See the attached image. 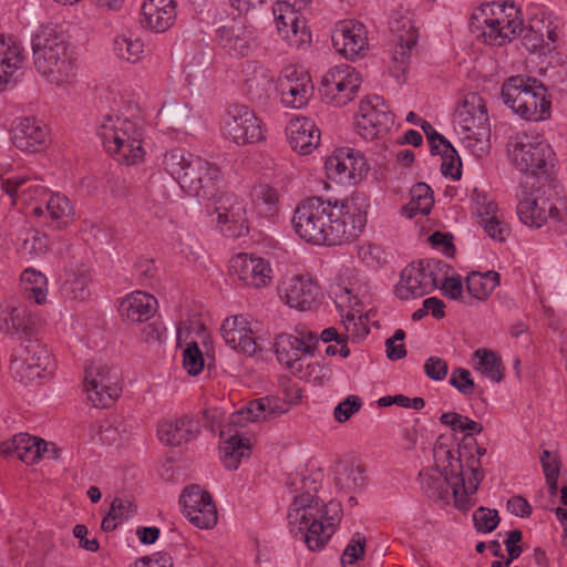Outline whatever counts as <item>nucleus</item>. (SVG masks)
<instances>
[{"label":"nucleus","instance_id":"1","mask_svg":"<svg viewBox=\"0 0 567 567\" xmlns=\"http://www.w3.org/2000/svg\"><path fill=\"white\" fill-rule=\"evenodd\" d=\"M35 70L51 83L61 85L75 76V59L64 34L52 25H42L31 39Z\"/></svg>","mask_w":567,"mask_h":567},{"label":"nucleus","instance_id":"2","mask_svg":"<svg viewBox=\"0 0 567 567\" xmlns=\"http://www.w3.org/2000/svg\"><path fill=\"white\" fill-rule=\"evenodd\" d=\"M30 319H13L16 332L11 334L12 342L10 370L14 379L22 383H30L45 378L52 368V358L49 350L32 334Z\"/></svg>","mask_w":567,"mask_h":567},{"label":"nucleus","instance_id":"3","mask_svg":"<svg viewBox=\"0 0 567 567\" xmlns=\"http://www.w3.org/2000/svg\"><path fill=\"white\" fill-rule=\"evenodd\" d=\"M516 196L517 215L527 226L539 228L548 218L564 221L567 217L566 203L558 197L551 183L536 185L527 179L522 183Z\"/></svg>","mask_w":567,"mask_h":567},{"label":"nucleus","instance_id":"4","mask_svg":"<svg viewBox=\"0 0 567 567\" xmlns=\"http://www.w3.org/2000/svg\"><path fill=\"white\" fill-rule=\"evenodd\" d=\"M96 133L106 152L117 155L118 162L133 165L143 159V130L137 122L117 115H105Z\"/></svg>","mask_w":567,"mask_h":567},{"label":"nucleus","instance_id":"5","mask_svg":"<svg viewBox=\"0 0 567 567\" xmlns=\"http://www.w3.org/2000/svg\"><path fill=\"white\" fill-rule=\"evenodd\" d=\"M331 218V200L322 197H309L295 209L291 225L295 233L305 241L313 245L334 246L339 235L333 228Z\"/></svg>","mask_w":567,"mask_h":567},{"label":"nucleus","instance_id":"6","mask_svg":"<svg viewBox=\"0 0 567 567\" xmlns=\"http://www.w3.org/2000/svg\"><path fill=\"white\" fill-rule=\"evenodd\" d=\"M547 89L537 79L516 75L507 79L502 86L503 102L522 118L538 122L550 114Z\"/></svg>","mask_w":567,"mask_h":567},{"label":"nucleus","instance_id":"7","mask_svg":"<svg viewBox=\"0 0 567 567\" xmlns=\"http://www.w3.org/2000/svg\"><path fill=\"white\" fill-rule=\"evenodd\" d=\"M435 467L441 470L443 476L452 481V494L455 506L463 512L468 511L474 503L470 495L474 494L482 482L484 474L482 472L481 461H476V465L471 463L470 470L472 476L467 481L464 478L461 452L452 451L442 443H436L433 450Z\"/></svg>","mask_w":567,"mask_h":567},{"label":"nucleus","instance_id":"8","mask_svg":"<svg viewBox=\"0 0 567 567\" xmlns=\"http://www.w3.org/2000/svg\"><path fill=\"white\" fill-rule=\"evenodd\" d=\"M507 152L515 167L538 184L553 183L554 151L546 141H532L526 134L509 138Z\"/></svg>","mask_w":567,"mask_h":567},{"label":"nucleus","instance_id":"9","mask_svg":"<svg viewBox=\"0 0 567 567\" xmlns=\"http://www.w3.org/2000/svg\"><path fill=\"white\" fill-rule=\"evenodd\" d=\"M302 525L289 526L290 534L302 540L310 550H321L332 534L336 526L340 523L342 508L340 502L330 501L323 504L319 499L310 515L307 514Z\"/></svg>","mask_w":567,"mask_h":567},{"label":"nucleus","instance_id":"10","mask_svg":"<svg viewBox=\"0 0 567 567\" xmlns=\"http://www.w3.org/2000/svg\"><path fill=\"white\" fill-rule=\"evenodd\" d=\"M369 204L363 194L355 193L346 200L331 202V220L333 228L338 227L339 235L334 246L350 243L359 237L367 224Z\"/></svg>","mask_w":567,"mask_h":567},{"label":"nucleus","instance_id":"11","mask_svg":"<svg viewBox=\"0 0 567 567\" xmlns=\"http://www.w3.org/2000/svg\"><path fill=\"white\" fill-rule=\"evenodd\" d=\"M164 167L166 172L179 184L186 192H198L199 175H204L205 169H209L210 162L194 155L183 148H174L164 156Z\"/></svg>","mask_w":567,"mask_h":567},{"label":"nucleus","instance_id":"12","mask_svg":"<svg viewBox=\"0 0 567 567\" xmlns=\"http://www.w3.org/2000/svg\"><path fill=\"white\" fill-rule=\"evenodd\" d=\"M393 117L383 97L379 95L367 96L360 102L354 127L364 140H374L390 130L394 122Z\"/></svg>","mask_w":567,"mask_h":567},{"label":"nucleus","instance_id":"13","mask_svg":"<svg viewBox=\"0 0 567 567\" xmlns=\"http://www.w3.org/2000/svg\"><path fill=\"white\" fill-rule=\"evenodd\" d=\"M361 85L360 74L349 65L330 69L321 79L319 92L322 99L334 106L350 102Z\"/></svg>","mask_w":567,"mask_h":567},{"label":"nucleus","instance_id":"14","mask_svg":"<svg viewBox=\"0 0 567 567\" xmlns=\"http://www.w3.org/2000/svg\"><path fill=\"white\" fill-rule=\"evenodd\" d=\"M87 400L95 408L110 406L121 394L120 377L107 365H90L84 372Z\"/></svg>","mask_w":567,"mask_h":567},{"label":"nucleus","instance_id":"15","mask_svg":"<svg viewBox=\"0 0 567 567\" xmlns=\"http://www.w3.org/2000/svg\"><path fill=\"white\" fill-rule=\"evenodd\" d=\"M224 132L238 145L252 144L265 138L261 121L246 105H233L228 109Z\"/></svg>","mask_w":567,"mask_h":567},{"label":"nucleus","instance_id":"16","mask_svg":"<svg viewBox=\"0 0 567 567\" xmlns=\"http://www.w3.org/2000/svg\"><path fill=\"white\" fill-rule=\"evenodd\" d=\"M179 503L185 516L196 527L208 529L216 525L217 509L213 497L198 485L186 486L179 496Z\"/></svg>","mask_w":567,"mask_h":567},{"label":"nucleus","instance_id":"17","mask_svg":"<svg viewBox=\"0 0 567 567\" xmlns=\"http://www.w3.org/2000/svg\"><path fill=\"white\" fill-rule=\"evenodd\" d=\"M230 274L246 286L261 288L271 280L269 262L259 257L238 254L230 260Z\"/></svg>","mask_w":567,"mask_h":567},{"label":"nucleus","instance_id":"18","mask_svg":"<svg viewBox=\"0 0 567 567\" xmlns=\"http://www.w3.org/2000/svg\"><path fill=\"white\" fill-rule=\"evenodd\" d=\"M272 13L278 33L291 47L300 48L310 42L311 35L306 30L305 21L300 19L298 11L290 9L287 4L275 3Z\"/></svg>","mask_w":567,"mask_h":567},{"label":"nucleus","instance_id":"19","mask_svg":"<svg viewBox=\"0 0 567 567\" xmlns=\"http://www.w3.org/2000/svg\"><path fill=\"white\" fill-rule=\"evenodd\" d=\"M321 480V472L313 473L309 476H302L300 480V494L296 495L292 504L287 514L288 527L295 525H302L307 514L313 511L316 505H319V497L317 496Z\"/></svg>","mask_w":567,"mask_h":567},{"label":"nucleus","instance_id":"20","mask_svg":"<svg viewBox=\"0 0 567 567\" xmlns=\"http://www.w3.org/2000/svg\"><path fill=\"white\" fill-rule=\"evenodd\" d=\"M215 199L217 221L219 224H231L233 236H241L249 230L248 219L246 217V204L233 193H220Z\"/></svg>","mask_w":567,"mask_h":567},{"label":"nucleus","instance_id":"21","mask_svg":"<svg viewBox=\"0 0 567 567\" xmlns=\"http://www.w3.org/2000/svg\"><path fill=\"white\" fill-rule=\"evenodd\" d=\"M320 295L319 285L309 275L293 276L285 287L286 303L300 311L311 310Z\"/></svg>","mask_w":567,"mask_h":567},{"label":"nucleus","instance_id":"22","mask_svg":"<svg viewBox=\"0 0 567 567\" xmlns=\"http://www.w3.org/2000/svg\"><path fill=\"white\" fill-rule=\"evenodd\" d=\"M220 331L225 342L238 352L251 357L259 350L252 330L248 327V321L244 316L226 318Z\"/></svg>","mask_w":567,"mask_h":567},{"label":"nucleus","instance_id":"23","mask_svg":"<svg viewBox=\"0 0 567 567\" xmlns=\"http://www.w3.org/2000/svg\"><path fill=\"white\" fill-rule=\"evenodd\" d=\"M24 60L23 48L13 37L0 34V92L13 87Z\"/></svg>","mask_w":567,"mask_h":567},{"label":"nucleus","instance_id":"24","mask_svg":"<svg viewBox=\"0 0 567 567\" xmlns=\"http://www.w3.org/2000/svg\"><path fill=\"white\" fill-rule=\"evenodd\" d=\"M47 128L33 117H23L16 121L11 130L12 144L20 151L37 153L47 142Z\"/></svg>","mask_w":567,"mask_h":567},{"label":"nucleus","instance_id":"25","mask_svg":"<svg viewBox=\"0 0 567 567\" xmlns=\"http://www.w3.org/2000/svg\"><path fill=\"white\" fill-rule=\"evenodd\" d=\"M288 411L287 404L278 396L267 395L247 403L230 417V425L239 424L244 419L249 422L270 421Z\"/></svg>","mask_w":567,"mask_h":567},{"label":"nucleus","instance_id":"26","mask_svg":"<svg viewBox=\"0 0 567 567\" xmlns=\"http://www.w3.org/2000/svg\"><path fill=\"white\" fill-rule=\"evenodd\" d=\"M176 19L174 0H145L141 10V24L155 32L169 29Z\"/></svg>","mask_w":567,"mask_h":567},{"label":"nucleus","instance_id":"27","mask_svg":"<svg viewBox=\"0 0 567 567\" xmlns=\"http://www.w3.org/2000/svg\"><path fill=\"white\" fill-rule=\"evenodd\" d=\"M221 48L234 56H246L250 52L254 40L252 31L248 30L241 19H233L228 25L217 30Z\"/></svg>","mask_w":567,"mask_h":567},{"label":"nucleus","instance_id":"28","mask_svg":"<svg viewBox=\"0 0 567 567\" xmlns=\"http://www.w3.org/2000/svg\"><path fill=\"white\" fill-rule=\"evenodd\" d=\"M332 42L338 51L353 59L367 44L364 25L353 21L339 23L332 33Z\"/></svg>","mask_w":567,"mask_h":567},{"label":"nucleus","instance_id":"29","mask_svg":"<svg viewBox=\"0 0 567 567\" xmlns=\"http://www.w3.org/2000/svg\"><path fill=\"white\" fill-rule=\"evenodd\" d=\"M199 422L192 415L185 414L175 421H166L159 424L158 439L165 445L181 446L197 437Z\"/></svg>","mask_w":567,"mask_h":567},{"label":"nucleus","instance_id":"30","mask_svg":"<svg viewBox=\"0 0 567 567\" xmlns=\"http://www.w3.org/2000/svg\"><path fill=\"white\" fill-rule=\"evenodd\" d=\"M287 140L295 152L307 155L319 145L320 131L310 118H295L287 127Z\"/></svg>","mask_w":567,"mask_h":567},{"label":"nucleus","instance_id":"31","mask_svg":"<svg viewBox=\"0 0 567 567\" xmlns=\"http://www.w3.org/2000/svg\"><path fill=\"white\" fill-rule=\"evenodd\" d=\"M156 299L142 291H135L124 298L118 307L122 318L132 322L148 320L155 312Z\"/></svg>","mask_w":567,"mask_h":567},{"label":"nucleus","instance_id":"32","mask_svg":"<svg viewBox=\"0 0 567 567\" xmlns=\"http://www.w3.org/2000/svg\"><path fill=\"white\" fill-rule=\"evenodd\" d=\"M274 347L278 361L289 369L295 367V363L301 359L302 354L313 353L312 346H305L303 339L287 333L279 334Z\"/></svg>","mask_w":567,"mask_h":567},{"label":"nucleus","instance_id":"33","mask_svg":"<svg viewBox=\"0 0 567 567\" xmlns=\"http://www.w3.org/2000/svg\"><path fill=\"white\" fill-rule=\"evenodd\" d=\"M422 491L429 498L435 501H449V489H452V481L443 476L441 470L435 466L426 467L419 473Z\"/></svg>","mask_w":567,"mask_h":567},{"label":"nucleus","instance_id":"34","mask_svg":"<svg viewBox=\"0 0 567 567\" xmlns=\"http://www.w3.org/2000/svg\"><path fill=\"white\" fill-rule=\"evenodd\" d=\"M251 446L249 440L243 437L238 432L229 434L220 446V458L225 467L236 470L243 458L249 457Z\"/></svg>","mask_w":567,"mask_h":567},{"label":"nucleus","instance_id":"35","mask_svg":"<svg viewBox=\"0 0 567 567\" xmlns=\"http://www.w3.org/2000/svg\"><path fill=\"white\" fill-rule=\"evenodd\" d=\"M411 200L402 207V213L408 218H413L417 214L427 215L434 204L433 192L431 187L423 183H416L410 190Z\"/></svg>","mask_w":567,"mask_h":567},{"label":"nucleus","instance_id":"36","mask_svg":"<svg viewBox=\"0 0 567 567\" xmlns=\"http://www.w3.org/2000/svg\"><path fill=\"white\" fill-rule=\"evenodd\" d=\"M430 292V289L423 287L422 277L414 268V262L401 272V279L395 286V295L398 298L409 300Z\"/></svg>","mask_w":567,"mask_h":567},{"label":"nucleus","instance_id":"37","mask_svg":"<svg viewBox=\"0 0 567 567\" xmlns=\"http://www.w3.org/2000/svg\"><path fill=\"white\" fill-rule=\"evenodd\" d=\"M250 196L260 216L271 219L278 214L279 195L274 187L268 184L257 185Z\"/></svg>","mask_w":567,"mask_h":567},{"label":"nucleus","instance_id":"38","mask_svg":"<svg viewBox=\"0 0 567 567\" xmlns=\"http://www.w3.org/2000/svg\"><path fill=\"white\" fill-rule=\"evenodd\" d=\"M499 285V274L488 270L485 274L472 271L466 277V288L472 298L486 299Z\"/></svg>","mask_w":567,"mask_h":567},{"label":"nucleus","instance_id":"39","mask_svg":"<svg viewBox=\"0 0 567 567\" xmlns=\"http://www.w3.org/2000/svg\"><path fill=\"white\" fill-rule=\"evenodd\" d=\"M245 87L250 100L256 102L266 101L276 89L274 79L262 68L255 70L254 75L245 80Z\"/></svg>","mask_w":567,"mask_h":567},{"label":"nucleus","instance_id":"40","mask_svg":"<svg viewBox=\"0 0 567 567\" xmlns=\"http://www.w3.org/2000/svg\"><path fill=\"white\" fill-rule=\"evenodd\" d=\"M137 506L130 499L115 497L110 506L107 514L103 517L101 528L104 532L114 530L124 519L134 516Z\"/></svg>","mask_w":567,"mask_h":567},{"label":"nucleus","instance_id":"41","mask_svg":"<svg viewBox=\"0 0 567 567\" xmlns=\"http://www.w3.org/2000/svg\"><path fill=\"white\" fill-rule=\"evenodd\" d=\"M279 91L285 103L299 109L307 104L312 94L313 85L309 74H303V82L297 86H291L288 80H281Z\"/></svg>","mask_w":567,"mask_h":567},{"label":"nucleus","instance_id":"42","mask_svg":"<svg viewBox=\"0 0 567 567\" xmlns=\"http://www.w3.org/2000/svg\"><path fill=\"white\" fill-rule=\"evenodd\" d=\"M477 359L475 369L494 382H501L504 379V365L502 359L492 350L477 349L474 352Z\"/></svg>","mask_w":567,"mask_h":567},{"label":"nucleus","instance_id":"43","mask_svg":"<svg viewBox=\"0 0 567 567\" xmlns=\"http://www.w3.org/2000/svg\"><path fill=\"white\" fill-rule=\"evenodd\" d=\"M205 172L204 175H199L200 178L198 183L200 188L198 192H189L188 195L197 197L198 199L209 200L216 198L219 194L223 176L219 167L214 163H210L209 169H205Z\"/></svg>","mask_w":567,"mask_h":567},{"label":"nucleus","instance_id":"44","mask_svg":"<svg viewBox=\"0 0 567 567\" xmlns=\"http://www.w3.org/2000/svg\"><path fill=\"white\" fill-rule=\"evenodd\" d=\"M414 268L420 274L423 280V287L433 291L439 287L440 278L439 275H445V271H449L451 267L440 259H423L419 260L416 264L414 262Z\"/></svg>","mask_w":567,"mask_h":567},{"label":"nucleus","instance_id":"45","mask_svg":"<svg viewBox=\"0 0 567 567\" xmlns=\"http://www.w3.org/2000/svg\"><path fill=\"white\" fill-rule=\"evenodd\" d=\"M14 455L25 464H33L42 456V443L44 440L37 439L27 433L16 435Z\"/></svg>","mask_w":567,"mask_h":567},{"label":"nucleus","instance_id":"46","mask_svg":"<svg viewBox=\"0 0 567 567\" xmlns=\"http://www.w3.org/2000/svg\"><path fill=\"white\" fill-rule=\"evenodd\" d=\"M91 282V275L87 270L81 269L65 280L63 285L64 295L75 301H85L90 298L91 291L89 284Z\"/></svg>","mask_w":567,"mask_h":567},{"label":"nucleus","instance_id":"47","mask_svg":"<svg viewBox=\"0 0 567 567\" xmlns=\"http://www.w3.org/2000/svg\"><path fill=\"white\" fill-rule=\"evenodd\" d=\"M367 476L364 475V467L361 464L348 463L338 471L336 476V484L339 488L348 492L362 488L365 485Z\"/></svg>","mask_w":567,"mask_h":567},{"label":"nucleus","instance_id":"48","mask_svg":"<svg viewBox=\"0 0 567 567\" xmlns=\"http://www.w3.org/2000/svg\"><path fill=\"white\" fill-rule=\"evenodd\" d=\"M478 112H487L485 102L477 93H472L455 110V118L462 128H468L470 124L473 125V118Z\"/></svg>","mask_w":567,"mask_h":567},{"label":"nucleus","instance_id":"49","mask_svg":"<svg viewBox=\"0 0 567 567\" xmlns=\"http://www.w3.org/2000/svg\"><path fill=\"white\" fill-rule=\"evenodd\" d=\"M498 7L502 8L503 12H506L507 9L509 10L506 14L507 20L503 21L502 28L497 29V34L494 35V42L497 45H503L506 40L512 41L513 37L519 33L523 22L522 20L516 21V19L512 18L519 13V9H517L514 3L507 4L504 2L498 4Z\"/></svg>","mask_w":567,"mask_h":567},{"label":"nucleus","instance_id":"50","mask_svg":"<svg viewBox=\"0 0 567 567\" xmlns=\"http://www.w3.org/2000/svg\"><path fill=\"white\" fill-rule=\"evenodd\" d=\"M18 239L21 240L19 250L28 256H37L48 248V237L38 229L23 228Z\"/></svg>","mask_w":567,"mask_h":567},{"label":"nucleus","instance_id":"51","mask_svg":"<svg viewBox=\"0 0 567 567\" xmlns=\"http://www.w3.org/2000/svg\"><path fill=\"white\" fill-rule=\"evenodd\" d=\"M443 425L451 427L454 432H467L465 439L474 433H481L483 425L468 416H464L457 412H446L440 417Z\"/></svg>","mask_w":567,"mask_h":567},{"label":"nucleus","instance_id":"52","mask_svg":"<svg viewBox=\"0 0 567 567\" xmlns=\"http://www.w3.org/2000/svg\"><path fill=\"white\" fill-rule=\"evenodd\" d=\"M115 54L127 62L135 63L144 53V44L141 40H132L125 35H120L114 40Z\"/></svg>","mask_w":567,"mask_h":567},{"label":"nucleus","instance_id":"53","mask_svg":"<svg viewBox=\"0 0 567 567\" xmlns=\"http://www.w3.org/2000/svg\"><path fill=\"white\" fill-rule=\"evenodd\" d=\"M518 35H520L522 44L529 52L546 54L554 49L549 43H545L544 33L540 30H536L535 24H532L529 28L522 25Z\"/></svg>","mask_w":567,"mask_h":567},{"label":"nucleus","instance_id":"54","mask_svg":"<svg viewBox=\"0 0 567 567\" xmlns=\"http://www.w3.org/2000/svg\"><path fill=\"white\" fill-rule=\"evenodd\" d=\"M450 384L465 396L477 392L480 398L483 399L484 390L474 383L471 372L467 369H454L450 378Z\"/></svg>","mask_w":567,"mask_h":567},{"label":"nucleus","instance_id":"55","mask_svg":"<svg viewBox=\"0 0 567 567\" xmlns=\"http://www.w3.org/2000/svg\"><path fill=\"white\" fill-rule=\"evenodd\" d=\"M440 155L443 159L441 165L442 174L446 177L450 176L454 181H458L462 176V161L457 151L449 143L444 146V150L441 151Z\"/></svg>","mask_w":567,"mask_h":567},{"label":"nucleus","instance_id":"56","mask_svg":"<svg viewBox=\"0 0 567 567\" xmlns=\"http://www.w3.org/2000/svg\"><path fill=\"white\" fill-rule=\"evenodd\" d=\"M416 42L417 34H410L406 38H404L403 34H400V40H398V45L392 55V60L394 62V71H405L411 50L415 47Z\"/></svg>","mask_w":567,"mask_h":567},{"label":"nucleus","instance_id":"57","mask_svg":"<svg viewBox=\"0 0 567 567\" xmlns=\"http://www.w3.org/2000/svg\"><path fill=\"white\" fill-rule=\"evenodd\" d=\"M183 365L189 375H197L203 371L204 357L197 342H189L184 349Z\"/></svg>","mask_w":567,"mask_h":567},{"label":"nucleus","instance_id":"58","mask_svg":"<svg viewBox=\"0 0 567 567\" xmlns=\"http://www.w3.org/2000/svg\"><path fill=\"white\" fill-rule=\"evenodd\" d=\"M499 520L496 509L484 506L478 507L473 514V522L477 532L491 533L497 527Z\"/></svg>","mask_w":567,"mask_h":567},{"label":"nucleus","instance_id":"59","mask_svg":"<svg viewBox=\"0 0 567 567\" xmlns=\"http://www.w3.org/2000/svg\"><path fill=\"white\" fill-rule=\"evenodd\" d=\"M190 109L187 103L164 104L158 115L163 116L169 124H189Z\"/></svg>","mask_w":567,"mask_h":567},{"label":"nucleus","instance_id":"60","mask_svg":"<svg viewBox=\"0 0 567 567\" xmlns=\"http://www.w3.org/2000/svg\"><path fill=\"white\" fill-rule=\"evenodd\" d=\"M45 209L53 220H61L63 218L70 219L73 214V208L68 197L55 194L52 195L45 204Z\"/></svg>","mask_w":567,"mask_h":567},{"label":"nucleus","instance_id":"61","mask_svg":"<svg viewBox=\"0 0 567 567\" xmlns=\"http://www.w3.org/2000/svg\"><path fill=\"white\" fill-rule=\"evenodd\" d=\"M364 548H365V537L361 533H355L350 543L347 545L342 557L341 563L344 567L347 565H353L355 564L360 558L364 555Z\"/></svg>","mask_w":567,"mask_h":567},{"label":"nucleus","instance_id":"62","mask_svg":"<svg viewBox=\"0 0 567 567\" xmlns=\"http://www.w3.org/2000/svg\"><path fill=\"white\" fill-rule=\"evenodd\" d=\"M362 406V401L357 395H349L341 401L333 411V416L337 422L344 423Z\"/></svg>","mask_w":567,"mask_h":567},{"label":"nucleus","instance_id":"63","mask_svg":"<svg viewBox=\"0 0 567 567\" xmlns=\"http://www.w3.org/2000/svg\"><path fill=\"white\" fill-rule=\"evenodd\" d=\"M341 155H346V158L349 162L351 179H355L357 176L361 178L363 174L368 173L369 165L363 154L355 152L352 148H342Z\"/></svg>","mask_w":567,"mask_h":567},{"label":"nucleus","instance_id":"64","mask_svg":"<svg viewBox=\"0 0 567 567\" xmlns=\"http://www.w3.org/2000/svg\"><path fill=\"white\" fill-rule=\"evenodd\" d=\"M482 224L486 234L495 240L505 241L509 235V227L503 220H499L496 216L483 217Z\"/></svg>","mask_w":567,"mask_h":567}]
</instances>
